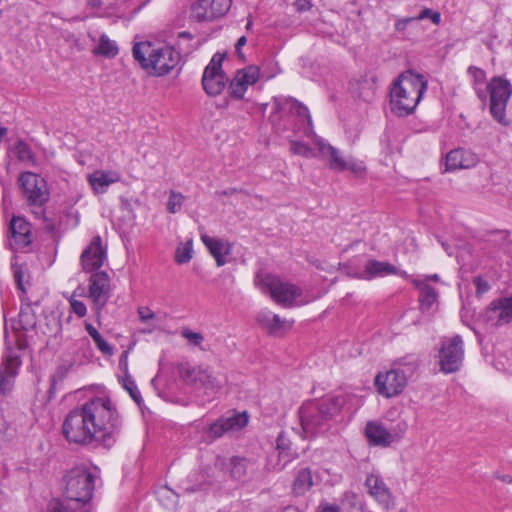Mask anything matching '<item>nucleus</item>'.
<instances>
[{
	"label": "nucleus",
	"instance_id": "nucleus-58",
	"mask_svg": "<svg viewBox=\"0 0 512 512\" xmlns=\"http://www.w3.org/2000/svg\"><path fill=\"white\" fill-rule=\"evenodd\" d=\"M246 43H247V39H246V37H245V36H241V37L237 40L236 45H235V51H236L237 55H238L241 59H244V58H245V57H244V55H243V53H242V51H241V49H242V47H243L244 45H246Z\"/></svg>",
	"mask_w": 512,
	"mask_h": 512
},
{
	"label": "nucleus",
	"instance_id": "nucleus-54",
	"mask_svg": "<svg viewBox=\"0 0 512 512\" xmlns=\"http://www.w3.org/2000/svg\"><path fill=\"white\" fill-rule=\"evenodd\" d=\"M412 21H415V18L407 17V18L397 20V22L395 23V30L400 33L404 32L407 25Z\"/></svg>",
	"mask_w": 512,
	"mask_h": 512
},
{
	"label": "nucleus",
	"instance_id": "nucleus-29",
	"mask_svg": "<svg viewBox=\"0 0 512 512\" xmlns=\"http://www.w3.org/2000/svg\"><path fill=\"white\" fill-rule=\"evenodd\" d=\"M489 309L496 318L497 324L512 322V297H504L491 302Z\"/></svg>",
	"mask_w": 512,
	"mask_h": 512
},
{
	"label": "nucleus",
	"instance_id": "nucleus-50",
	"mask_svg": "<svg viewBox=\"0 0 512 512\" xmlns=\"http://www.w3.org/2000/svg\"><path fill=\"white\" fill-rule=\"evenodd\" d=\"M346 170H350L354 174L361 175L366 171V167L362 161L348 159L346 160Z\"/></svg>",
	"mask_w": 512,
	"mask_h": 512
},
{
	"label": "nucleus",
	"instance_id": "nucleus-33",
	"mask_svg": "<svg viewBox=\"0 0 512 512\" xmlns=\"http://www.w3.org/2000/svg\"><path fill=\"white\" fill-rule=\"evenodd\" d=\"M467 73L472 78V86L477 97L482 102H485L487 100V93L483 85L486 81V72L482 68L471 65L468 67Z\"/></svg>",
	"mask_w": 512,
	"mask_h": 512
},
{
	"label": "nucleus",
	"instance_id": "nucleus-13",
	"mask_svg": "<svg viewBox=\"0 0 512 512\" xmlns=\"http://www.w3.org/2000/svg\"><path fill=\"white\" fill-rule=\"evenodd\" d=\"M87 297L92 302L96 322L101 324L102 311L111 297L110 277L105 271L90 276Z\"/></svg>",
	"mask_w": 512,
	"mask_h": 512
},
{
	"label": "nucleus",
	"instance_id": "nucleus-21",
	"mask_svg": "<svg viewBox=\"0 0 512 512\" xmlns=\"http://www.w3.org/2000/svg\"><path fill=\"white\" fill-rule=\"evenodd\" d=\"M318 512H365L362 498L353 491H346L339 504L321 503Z\"/></svg>",
	"mask_w": 512,
	"mask_h": 512
},
{
	"label": "nucleus",
	"instance_id": "nucleus-30",
	"mask_svg": "<svg viewBox=\"0 0 512 512\" xmlns=\"http://www.w3.org/2000/svg\"><path fill=\"white\" fill-rule=\"evenodd\" d=\"M120 176L116 172L97 170L88 176V182L96 193L106 192L109 185L117 182Z\"/></svg>",
	"mask_w": 512,
	"mask_h": 512
},
{
	"label": "nucleus",
	"instance_id": "nucleus-11",
	"mask_svg": "<svg viewBox=\"0 0 512 512\" xmlns=\"http://www.w3.org/2000/svg\"><path fill=\"white\" fill-rule=\"evenodd\" d=\"M181 378L196 390H203L208 396L217 394L223 386V380L214 374L209 367H191L190 365H182L179 369Z\"/></svg>",
	"mask_w": 512,
	"mask_h": 512
},
{
	"label": "nucleus",
	"instance_id": "nucleus-62",
	"mask_svg": "<svg viewBox=\"0 0 512 512\" xmlns=\"http://www.w3.org/2000/svg\"><path fill=\"white\" fill-rule=\"evenodd\" d=\"M282 99L274 98L275 110L280 111L282 109Z\"/></svg>",
	"mask_w": 512,
	"mask_h": 512
},
{
	"label": "nucleus",
	"instance_id": "nucleus-1",
	"mask_svg": "<svg viewBox=\"0 0 512 512\" xmlns=\"http://www.w3.org/2000/svg\"><path fill=\"white\" fill-rule=\"evenodd\" d=\"M83 407L91 432L95 434V447L111 448L122 429V420L116 406L109 397L103 396L86 401Z\"/></svg>",
	"mask_w": 512,
	"mask_h": 512
},
{
	"label": "nucleus",
	"instance_id": "nucleus-7",
	"mask_svg": "<svg viewBox=\"0 0 512 512\" xmlns=\"http://www.w3.org/2000/svg\"><path fill=\"white\" fill-rule=\"evenodd\" d=\"M254 284L263 293H269L277 303L285 306H292L295 299L302 294L299 287L282 281L277 275L263 270L257 272Z\"/></svg>",
	"mask_w": 512,
	"mask_h": 512
},
{
	"label": "nucleus",
	"instance_id": "nucleus-3",
	"mask_svg": "<svg viewBox=\"0 0 512 512\" xmlns=\"http://www.w3.org/2000/svg\"><path fill=\"white\" fill-rule=\"evenodd\" d=\"M425 78L412 71L401 73L391 84L389 106L398 117L411 115L427 90Z\"/></svg>",
	"mask_w": 512,
	"mask_h": 512
},
{
	"label": "nucleus",
	"instance_id": "nucleus-39",
	"mask_svg": "<svg viewBox=\"0 0 512 512\" xmlns=\"http://www.w3.org/2000/svg\"><path fill=\"white\" fill-rule=\"evenodd\" d=\"M18 317L19 325L22 330L29 331L36 327V314L34 313L30 304H25L21 306Z\"/></svg>",
	"mask_w": 512,
	"mask_h": 512
},
{
	"label": "nucleus",
	"instance_id": "nucleus-49",
	"mask_svg": "<svg viewBox=\"0 0 512 512\" xmlns=\"http://www.w3.org/2000/svg\"><path fill=\"white\" fill-rule=\"evenodd\" d=\"M415 18V21L423 20V19H430L432 23L438 25L441 21V15L437 11H433L430 8H424L420 14Z\"/></svg>",
	"mask_w": 512,
	"mask_h": 512
},
{
	"label": "nucleus",
	"instance_id": "nucleus-51",
	"mask_svg": "<svg viewBox=\"0 0 512 512\" xmlns=\"http://www.w3.org/2000/svg\"><path fill=\"white\" fill-rule=\"evenodd\" d=\"M13 276L17 285V288L23 293H26V289L24 287V272L22 270V267H14L13 268Z\"/></svg>",
	"mask_w": 512,
	"mask_h": 512
},
{
	"label": "nucleus",
	"instance_id": "nucleus-53",
	"mask_svg": "<svg viewBox=\"0 0 512 512\" xmlns=\"http://www.w3.org/2000/svg\"><path fill=\"white\" fill-rule=\"evenodd\" d=\"M137 312L142 323H147L155 318V313L148 307H139Z\"/></svg>",
	"mask_w": 512,
	"mask_h": 512
},
{
	"label": "nucleus",
	"instance_id": "nucleus-35",
	"mask_svg": "<svg viewBox=\"0 0 512 512\" xmlns=\"http://www.w3.org/2000/svg\"><path fill=\"white\" fill-rule=\"evenodd\" d=\"M85 330L88 333V335L92 338L97 349L103 355H105V356L113 355L112 346L102 337V335L99 333V331L91 323H88V322L85 323Z\"/></svg>",
	"mask_w": 512,
	"mask_h": 512
},
{
	"label": "nucleus",
	"instance_id": "nucleus-59",
	"mask_svg": "<svg viewBox=\"0 0 512 512\" xmlns=\"http://www.w3.org/2000/svg\"><path fill=\"white\" fill-rule=\"evenodd\" d=\"M495 477H496L497 479H499L500 481H502V482H505V483H512V477H511V476H509V475L496 473V474H495Z\"/></svg>",
	"mask_w": 512,
	"mask_h": 512
},
{
	"label": "nucleus",
	"instance_id": "nucleus-64",
	"mask_svg": "<svg viewBox=\"0 0 512 512\" xmlns=\"http://www.w3.org/2000/svg\"><path fill=\"white\" fill-rule=\"evenodd\" d=\"M425 279H426V282H427L428 280H432V281L437 282V281L439 280V276H438L437 274H434V275H432V276L426 277Z\"/></svg>",
	"mask_w": 512,
	"mask_h": 512
},
{
	"label": "nucleus",
	"instance_id": "nucleus-40",
	"mask_svg": "<svg viewBox=\"0 0 512 512\" xmlns=\"http://www.w3.org/2000/svg\"><path fill=\"white\" fill-rule=\"evenodd\" d=\"M156 495L159 503L166 509H174L177 506L178 495L167 486L160 487Z\"/></svg>",
	"mask_w": 512,
	"mask_h": 512
},
{
	"label": "nucleus",
	"instance_id": "nucleus-61",
	"mask_svg": "<svg viewBox=\"0 0 512 512\" xmlns=\"http://www.w3.org/2000/svg\"><path fill=\"white\" fill-rule=\"evenodd\" d=\"M89 6L92 8H100L102 5L101 0H88Z\"/></svg>",
	"mask_w": 512,
	"mask_h": 512
},
{
	"label": "nucleus",
	"instance_id": "nucleus-5",
	"mask_svg": "<svg viewBox=\"0 0 512 512\" xmlns=\"http://www.w3.org/2000/svg\"><path fill=\"white\" fill-rule=\"evenodd\" d=\"M132 53L141 67L153 76L168 74L180 61V54L173 47H154L150 42L134 44Z\"/></svg>",
	"mask_w": 512,
	"mask_h": 512
},
{
	"label": "nucleus",
	"instance_id": "nucleus-18",
	"mask_svg": "<svg viewBox=\"0 0 512 512\" xmlns=\"http://www.w3.org/2000/svg\"><path fill=\"white\" fill-rule=\"evenodd\" d=\"M248 423V416L245 412H231L223 415L218 420L210 424L208 428V436L212 439L222 437L230 431H238L245 427Z\"/></svg>",
	"mask_w": 512,
	"mask_h": 512
},
{
	"label": "nucleus",
	"instance_id": "nucleus-52",
	"mask_svg": "<svg viewBox=\"0 0 512 512\" xmlns=\"http://www.w3.org/2000/svg\"><path fill=\"white\" fill-rule=\"evenodd\" d=\"M273 314V312L268 310L261 311L257 316V320L262 326L266 327L269 330L272 323Z\"/></svg>",
	"mask_w": 512,
	"mask_h": 512
},
{
	"label": "nucleus",
	"instance_id": "nucleus-4",
	"mask_svg": "<svg viewBox=\"0 0 512 512\" xmlns=\"http://www.w3.org/2000/svg\"><path fill=\"white\" fill-rule=\"evenodd\" d=\"M345 403L344 395L303 403L299 409V418L304 437H314L327 431L331 421L340 414Z\"/></svg>",
	"mask_w": 512,
	"mask_h": 512
},
{
	"label": "nucleus",
	"instance_id": "nucleus-45",
	"mask_svg": "<svg viewBox=\"0 0 512 512\" xmlns=\"http://www.w3.org/2000/svg\"><path fill=\"white\" fill-rule=\"evenodd\" d=\"M293 321L282 319L278 314H273L272 323L269 328L271 333H277L281 330H286L292 327Z\"/></svg>",
	"mask_w": 512,
	"mask_h": 512
},
{
	"label": "nucleus",
	"instance_id": "nucleus-36",
	"mask_svg": "<svg viewBox=\"0 0 512 512\" xmlns=\"http://www.w3.org/2000/svg\"><path fill=\"white\" fill-rule=\"evenodd\" d=\"M290 446V440L281 432L277 437V450L279 459L283 461V464L277 468L278 470H282L295 457L294 453L291 452Z\"/></svg>",
	"mask_w": 512,
	"mask_h": 512
},
{
	"label": "nucleus",
	"instance_id": "nucleus-43",
	"mask_svg": "<svg viewBox=\"0 0 512 512\" xmlns=\"http://www.w3.org/2000/svg\"><path fill=\"white\" fill-rule=\"evenodd\" d=\"M185 197L174 190H171L169 193V199L167 201V210L169 213L175 214L180 211Z\"/></svg>",
	"mask_w": 512,
	"mask_h": 512
},
{
	"label": "nucleus",
	"instance_id": "nucleus-44",
	"mask_svg": "<svg viewBox=\"0 0 512 512\" xmlns=\"http://www.w3.org/2000/svg\"><path fill=\"white\" fill-rule=\"evenodd\" d=\"M290 150L293 154L300 155L306 158H310L315 155L313 149L310 146L296 140L290 141Z\"/></svg>",
	"mask_w": 512,
	"mask_h": 512
},
{
	"label": "nucleus",
	"instance_id": "nucleus-31",
	"mask_svg": "<svg viewBox=\"0 0 512 512\" xmlns=\"http://www.w3.org/2000/svg\"><path fill=\"white\" fill-rule=\"evenodd\" d=\"M414 285L419 289V303L422 311H429L432 305L437 301L438 294L436 290L426 283V279H414Z\"/></svg>",
	"mask_w": 512,
	"mask_h": 512
},
{
	"label": "nucleus",
	"instance_id": "nucleus-60",
	"mask_svg": "<svg viewBox=\"0 0 512 512\" xmlns=\"http://www.w3.org/2000/svg\"><path fill=\"white\" fill-rule=\"evenodd\" d=\"M238 192H240V190H238L237 188H228V189L224 190L222 192V194L225 196H232Z\"/></svg>",
	"mask_w": 512,
	"mask_h": 512
},
{
	"label": "nucleus",
	"instance_id": "nucleus-10",
	"mask_svg": "<svg viewBox=\"0 0 512 512\" xmlns=\"http://www.w3.org/2000/svg\"><path fill=\"white\" fill-rule=\"evenodd\" d=\"M489 92V111L494 120L501 125H509L506 118V108L512 95V84L503 76H494L487 83Z\"/></svg>",
	"mask_w": 512,
	"mask_h": 512
},
{
	"label": "nucleus",
	"instance_id": "nucleus-56",
	"mask_svg": "<svg viewBox=\"0 0 512 512\" xmlns=\"http://www.w3.org/2000/svg\"><path fill=\"white\" fill-rule=\"evenodd\" d=\"M128 351H124L119 359V367L124 375H130L128 370Z\"/></svg>",
	"mask_w": 512,
	"mask_h": 512
},
{
	"label": "nucleus",
	"instance_id": "nucleus-26",
	"mask_svg": "<svg viewBox=\"0 0 512 512\" xmlns=\"http://www.w3.org/2000/svg\"><path fill=\"white\" fill-rule=\"evenodd\" d=\"M313 140L315 145L318 147L321 156L328 161L330 169L335 171L346 170V159L341 156L340 151L337 148L325 142L324 139L317 135H314Z\"/></svg>",
	"mask_w": 512,
	"mask_h": 512
},
{
	"label": "nucleus",
	"instance_id": "nucleus-47",
	"mask_svg": "<svg viewBox=\"0 0 512 512\" xmlns=\"http://www.w3.org/2000/svg\"><path fill=\"white\" fill-rule=\"evenodd\" d=\"M75 293L76 292H74L73 295L68 298V301L70 303L71 311L75 313L77 317L82 318L87 313V307L84 302L75 299Z\"/></svg>",
	"mask_w": 512,
	"mask_h": 512
},
{
	"label": "nucleus",
	"instance_id": "nucleus-34",
	"mask_svg": "<svg viewBox=\"0 0 512 512\" xmlns=\"http://www.w3.org/2000/svg\"><path fill=\"white\" fill-rule=\"evenodd\" d=\"M357 97L365 102L373 100L377 90V79L375 76H364L357 82Z\"/></svg>",
	"mask_w": 512,
	"mask_h": 512
},
{
	"label": "nucleus",
	"instance_id": "nucleus-20",
	"mask_svg": "<svg viewBox=\"0 0 512 512\" xmlns=\"http://www.w3.org/2000/svg\"><path fill=\"white\" fill-rule=\"evenodd\" d=\"M365 485L371 497H373L384 509L389 510L394 507V497L380 476L375 474L368 475L365 480Z\"/></svg>",
	"mask_w": 512,
	"mask_h": 512
},
{
	"label": "nucleus",
	"instance_id": "nucleus-37",
	"mask_svg": "<svg viewBox=\"0 0 512 512\" xmlns=\"http://www.w3.org/2000/svg\"><path fill=\"white\" fill-rule=\"evenodd\" d=\"M250 461L243 457L234 456L230 459V475L233 479L244 480Z\"/></svg>",
	"mask_w": 512,
	"mask_h": 512
},
{
	"label": "nucleus",
	"instance_id": "nucleus-42",
	"mask_svg": "<svg viewBox=\"0 0 512 512\" xmlns=\"http://www.w3.org/2000/svg\"><path fill=\"white\" fill-rule=\"evenodd\" d=\"M123 388L129 393L131 398L140 405L142 402L141 393L131 375H123L120 378Z\"/></svg>",
	"mask_w": 512,
	"mask_h": 512
},
{
	"label": "nucleus",
	"instance_id": "nucleus-24",
	"mask_svg": "<svg viewBox=\"0 0 512 512\" xmlns=\"http://www.w3.org/2000/svg\"><path fill=\"white\" fill-rule=\"evenodd\" d=\"M388 275H399L401 277H407V273L405 271L399 270L396 266L390 264L389 262L369 259L364 264L363 272L361 273L360 278L364 280H371Z\"/></svg>",
	"mask_w": 512,
	"mask_h": 512
},
{
	"label": "nucleus",
	"instance_id": "nucleus-8",
	"mask_svg": "<svg viewBox=\"0 0 512 512\" xmlns=\"http://www.w3.org/2000/svg\"><path fill=\"white\" fill-rule=\"evenodd\" d=\"M418 369L415 360L400 362L397 367L385 374L379 373L375 377V386L379 394L389 398L400 394L407 385L408 379L414 376Z\"/></svg>",
	"mask_w": 512,
	"mask_h": 512
},
{
	"label": "nucleus",
	"instance_id": "nucleus-63",
	"mask_svg": "<svg viewBox=\"0 0 512 512\" xmlns=\"http://www.w3.org/2000/svg\"><path fill=\"white\" fill-rule=\"evenodd\" d=\"M179 37L180 38H187V39H191L192 38L191 34L189 32H186V31L179 33Z\"/></svg>",
	"mask_w": 512,
	"mask_h": 512
},
{
	"label": "nucleus",
	"instance_id": "nucleus-48",
	"mask_svg": "<svg viewBox=\"0 0 512 512\" xmlns=\"http://www.w3.org/2000/svg\"><path fill=\"white\" fill-rule=\"evenodd\" d=\"M182 336L193 346H201L204 337L199 332H193L190 329H183L181 332Z\"/></svg>",
	"mask_w": 512,
	"mask_h": 512
},
{
	"label": "nucleus",
	"instance_id": "nucleus-28",
	"mask_svg": "<svg viewBox=\"0 0 512 512\" xmlns=\"http://www.w3.org/2000/svg\"><path fill=\"white\" fill-rule=\"evenodd\" d=\"M283 101L290 106V111L299 117L304 135L313 138L315 133L308 108L293 98L283 99Z\"/></svg>",
	"mask_w": 512,
	"mask_h": 512
},
{
	"label": "nucleus",
	"instance_id": "nucleus-15",
	"mask_svg": "<svg viewBox=\"0 0 512 512\" xmlns=\"http://www.w3.org/2000/svg\"><path fill=\"white\" fill-rule=\"evenodd\" d=\"M232 0H197L191 6V18L199 23L212 22L224 17Z\"/></svg>",
	"mask_w": 512,
	"mask_h": 512
},
{
	"label": "nucleus",
	"instance_id": "nucleus-25",
	"mask_svg": "<svg viewBox=\"0 0 512 512\" xmlns=\"http://www.w3.org/2000/svg\"><path fill=\"white\" fill-rule=\"evenodd\" d=\"M478 161V156L472 151L463 148L454 149L446 155L445 170L469 169L474 167Z\"/></svg>",
	"mask_w": 512,
	"mask_h": 512
},
{
	"label": "nucleus",
	"instance_id": "nucleus-32",
	"mask_svg": "<svg viewBox=\"0 0 512 512\" xmlns=\"http://www.w3.org/2000/svg\"><path fill=\"white\" fill-rule=\"evenodd\" d=\"M313 486L312 472L308 467H301L296 470L292 483V491L297 496H302Z\"/></svg>",
	"mask_w": 512,
	"mask_h": 512
},
{
	"label": "nucleus",
	"instance_id": "nucleus-16",
	"mask_svg": "<svg viewBox=\"0 0 512 512\" xmlns=\"http://www.w3.org/2000/svg\"><path fill=\"white\" fill-rule=\"evenodd\" d=\"M264 77L270 79L273 75L265 76L257 65H248L237 70L229 85L230 96L235 99H243L248 87Z\"/></svg>",
	"mask_w": 512,
	"mask_h": 512
},
{
	"label": "nucleus",
	"instance_id": "nucleus-17",
	"mask_svg": "<svg viewBox=\"0 0 512 512\" xmlns=\"http://www.w3.org/2000/svg\"><path fill=\"white\" fill-rule=\"evenodd\" d=\"M222 60L221 56L215 54L203 72L202 86L210 96L219 95L228 80L221 69Z\"/></svg>",
	"mask_w": 512,
	"mask_h": 512
},
{
	"label": "nucleus",
	"instance_id": "nucleus-23",
	"mask_svg": "<svg viewBox=\"0 0 512 512\" xmlns=\"http://www.w3.org/2000/svg\"><path fill=\"white\" fill-rule=\"evenodd\" d=\"M21 365L20 357L12 352L5 355L0 368V395L12 390L13 379Z\"/></svg>",
	"mask_w": 512,
	"mask_h": 512
},
{
	"label": "nucleus",
	"instance_id": "nucleus-57",
	"mask_svg": "<svg viewBox=\"0 0 512 512\" xmlns=\"http://www.w3.org/2000/svg\"><path fill=\"white\" fill-rule=\"evenodd\" d=\"M9 426L7 422L0 417V444L7 440Z\"/></svg>",
	"mask_w": 512,
	"mask_h": 512
},
{
	"label": "nucleus",
	"instance_id": "nucleus-27",
	"mask_svg": "<svg viewBox=\"0 0 512 512\" xmlns=\"http://www.w3.org/2000/svg\"><path fill=\"white\" fill-rule=\"evenodd\" d=\"M201 240L215 259L217 266H224L227 262L225 255H228L231 252L230 243L223 239L213 238L208 235H201Z\"/></svg>",
	"mask_w": 512,
	"mask_h": 512
},
{
	"label": "nucleus",
	"instance_id": "nucleus-38",
	"mask_svg": "<svg viewBox=\"0 0 512 512\" xmlns=\"http://www.w3.org/2000/svg\"><path fill=\"white\" fill-rule=\"evenodd\" d=\"M118 46L106 34L100 36L99 45L95 48L94 54L107 58H114L118 54Z\"/></svg>",
	"mask_w": 512,
	"mask_h": 512
},
{
	"label": "nucleus",
	"instance_id": "nucleus-22",
	"mask_svg": "<svg viewBox=\"0 0 512 512\" xmlns=\"http://www.w3.org/2000/svg\"><path fill=\"white\" fill-rule=\"evenodd\" d=\"M106 258V250L102 247L100 236H95L90 245L81 255V263L86 272L99 269Z\"/></svg>",
	"mask_w": 512,
	"mask_h": 512
},
{
	"label": "nucleus",
	"instance_id": "nucleus-55",
	"mask_svg": "<svg viewBox=\"0 0 512 512\" xmlns=\"http://www.w3.org/2000/svg\"><path fill=\"white\" fill-rule=\"evenodd\" d=\"M61 330V324L56 317L52 318V324H47L46 333L56 335Z\"/></svg>",
	"mask_w": 512,
	"mask_h": 512
},
{
	"label": "nucleus",
	"instance_id": "nucleus-14",
	"mask_svg": "<svg viewBox=\"0 0 512 512\" xmlns=\"http://www.w3.org/2000/svg\"><path fill=\"white\" fill-rule=\"evenodd\" d=\"M440 370L446 374L454 373L460 369L464 359L463 340L461 336L455 335L445 338L439 350Z\"/></svg>",
	"mask_w": 512,
	"mask_h": 512
},
{
	"label": "nucleus",
	"instance_id": "nucleus-19",
	"mask_svg": "<svg viewBox=\"0 0 512 512\" xmlns=\"http://www.w3.org/2000/svg\"><path fill=\"white\" fill-rule=\"evenodd\" d=\"M9 231L11 234L9 247L13 251L22 250L32 243L30 223L23 217L14 216L11 219Z\"/></svg>",
	"mask_w": 512,
	"mask_h": 512
},
{
	"label": "nucleus",
	"instance_id": "nucleus-46",
	"mask_svg": "<svg viewBox=\"0 0 512 512\" xmlns=\"http://www.w3.org/2000/svg\"><path fill=\"white\" fill-rule=\"evenodd\" d=\"M191 258H192V248L189 243L183 247L177 248L176 255H175V261L178 264L188 263L191 260Z\"/></svg>",
	"mask_w": 512,
	"mask_h": 512
},
{
	"label": "nucleus",
	"instance_id": "nucleus-12",
	"mask_svg": "<svg viewBox=\"0 0 512 512\" xmlns=\"http://www.w3.org/2000/svg\"><path fill=\"white\" fill-rule=\"evenodd\" d=\"M408 429L406 421H399L390 428L380 422L369 421L365 427V436L369 445L377 447H389L399 441Z\"/></svg>",
	"mask_w": 512,
	"mask_h": 512
},
{
	"label": "nucleus",
	"instance_id": "nucleus-9",
	"mask_svg": "<svg viewBox=\"0 0 512 512\" xmlns=\"http://www.w3.org/2000/svg\"><path fill=\"white\" fill-rule=\"evenodd\" d=\"M62 430L65 439L69 443L95 447V434L91 432L83 404L66 415Z\"/></svg>",
	"mask_w": 512,
	"mask_h": 512
},
{
	"label": "nucleus",
	"instance_id": "nucleus-6",
	"mask_svg": "<svg viewBox=\"0 0 512 512\" xmlns=\"http://www.w3.org/2000/svg\"><path fill=\"white\" fill-rule=\"evenodd\" d=\"M19 183L24 198L32 208V213L36 218L43 219L46 229L53 231L55 225L50 219L45 217V209L43 208L49 200L46 181L32 172H23L19 176Z\"/></svg>",
	"mask_w": 512,
	"mask_h": 512
},
{
	"label": "nucleus",
	"instance_id": "nucleus-41",
	"mask_svg": "<svg viewBox=\"0 0 512 512\" xmlns=\"http://www.w3.org/2000/svg\"><path fill=\"white\" fill-rule=\"evenodd\" d=\"M14 150L16 153V157L20 162H28L32 166L37 165L35 155L33 154L30 146L26 142L22 140L17 141Z\"/></svg>",
	"mask_w": 512,
	"mask_h": 512
},
{
	"label": "nucleus",
	"instance_id": "nucleus-2",
	"mask_svg": "<svg viewBox=\"0 0 512 512\" xmlns=\"http://www.w3.org/2000/svg\"><path fill=\"white\" fill-rule=\"evenodd\" d=\"M64 499H53L50 512H89L88 502L95 488V475L86 467H75L64 478Z\"/></svg>",
	"mask_w": 512,
	"mask_h": 512
}]
</instances>
